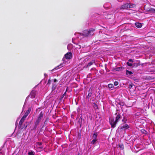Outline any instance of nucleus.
<instances>
[{
    "label": "nucleus",
    "mask_w": 155,
    "mask_h": 155,
    "mask_svg": "<svg viewBox=\"0 0 155 155\" xmlns=\"http://www.w3.org/2000/svg\"><path fill=\"white\" fill-rule=\"evenodd\" d=\"M28 155H35V153L33 151H31L30 152H28Z\"/></svg>",
    "instance_id": "23"
},
{
    "label": "nucleus",
    "mask_w": 155,
    "mask_h": 155,
    "mask_svg": "<svg viewBox=\"0 0 155 155\" xmlns=\"http://www.w3.org/2000/svg\"><path fill=\"white\" fill-rule=\"evenodd\" d=\"M82 118L81 117H80L78 119V123L80 125V127H81V124L82 122Z\"/></svg>",
    "instance_id": "12"
},
{
    "label": "nucleus",
    "mask_w": 155,
    "mask_h": 155,
    "mask_svg": "<svg viewBox=\"0 0 155 155\" xmlns=\"http://www.w3.org/2000/svg\"><path fill=\"white\" fill-rule=\"evenodd\" d=\"M135 26L137 28H140L142 26L141 24L139 22L135 23Z\"/></svg>",
    "instance_id": "11"
},
{
    "label": "nucleus",
    "mask_w": 155,
    "mask_h": 155,
    "mask_svg": "<svg viewBox=\"0 0 155 155\" xmlns=\"http://www.w3.org/2000/svg\"><path fill=\"white\" fill-rule=\"evenodd\" d=\"M149 12H151L155 13V9L153 8H151L148 10Z\"/></svg>",
    "instance_id": "19"
},
{
    "label": "nucleus",
    "mask_w": 155,
    "mask_h": 155,
    "mask_svg": "<svg viewBox=\"0 0 155 155\" xmlns=\"http://www.w3.org/2000/svg\"><path fill=\"white\" fill-rule=\"evenodd\" d=\"M116 114L117 115V116L115 118V121H114L113 118L109 119L110 124L111 125V127L113 128H114L116 127V125L118 122L119 120L121 117V115L120 113H116Z\"/></svg>",
    "instance_id": "1"
},
{
    "label": "nucleus",
    "mask_w": 155,
    "mask_h": 155,
    "mask_svg": "<svg viewBox=\"0 0 155 155\" xmlns=\"http://www.w3.org/2000/svg\"><path fill=\"white\" fill-rule=\"evenodd\" d=\"M136 6V5L134 4L129 3H126L122 5L120 8V9H128L130 8H133Z\"/></svg>",
    "instance_id": "4"
},
{
    "label": "nucleus",
    "mask_w": 155,
    "mask_h": 155,
    "mask_svg": "<svg viewBox=\"0 0 155 155\" xmlns=\"http://www.w3.org/2000/svg\"><path fill=\"white\" fill-rule=\"evenodd\" d=\"M93 91V88L90 87L88 90V94L87 96H86L87 98L89 99L92 95V93Z\"/></svg>",
    "instance_id": "9"
},
{
    "label": "nucleus",
    "mask_w": 155,
    "mask_h": 155,
    "mask_svg": "<svg viewBox=\"0 0 155 155\" xmlns=\"http://www.w3.org/2000/svg\"><path fill=\"white\" fill-rule=\"evenodd\" d=\"M37 144L38 146H41L42 144V143L41 142H37Z\"/></svg>",
    "instance_id": "31"
},
{
    "label": "nucleus",
    "mask_w": 155,
    "mask_h": 155,
    "mask_svg": "<svg viewBox=\"0 0 155 155\" xmlns=\"http://www.w3.org/2000/svg\"><path fill=\"white\" fill-rule=\"evenodd\" d=\"M97 141V140L96 139H94L91 142V143L92 144H94L96 143V142Z\"/></svg>",
    "instance_id": "21"
},
{
    "label": "nucleus",
    "mask_w": 155,
    "mask_h": 155,
    "mask_svg": "<svg viewBox=\"0 0 155 155\" xmlns=\"http://www.w3.org/2000/svg\"><path fill=\"white\" fill-rule=\"evenodd\" d=\"M119 146L120 148H122V147H123V145H121L120 144L119 145Z\"/></svg>",
    "instance_id": "37"
},
{
    "label": "nucleus",
    "mask_w": 155,
    "mask_h": 155,
    "mask_svg": "<svg viewBox=\"0 0 155 155\" xmlns=\"http://www.w3.org/2000/svg\"><path fill=\"white\" fill-rule=\"evenodd\" d=\"M133 85L132 84H130L129 85L128 87L129 89H131L133 87Z\"/></svg>",
    "instance_id": "32"
},
{
    "label": "nucleus",
    "mask_w": 155,
    "mask_h": 155,
    "mask_svg": "<svg viewBox=\"0 0 155 155\" xmlns=\"http://www.w3.org/2000/svg\"><path fill=\"white\" fill-rule=\"evenodd\" d=\"M127 121V119L125 117H124L123 119L122 120V121L123 122L126 123V121Z\"/></svg>",
    "instance_id": "26"
},
{
    "label": "nucleus",
    "mask_w": 155,
    "mask_h": 155,
    "mask_svg": "<svg viewBox=\"0 0 155 155\" xmlns=\"http://www.w3.org/2000/svg\"><path fill=\"white\" fill-rule=\"evenodd\" d=\"M127 64L130 67H132V66H133V64L132 63H129V62H127Z\"/></svg>",
    "instance_id": "27"
},
{
    "label": "nucleus",
    "mask_w": 155,
    "mask_h": 155,
    "mask_svg": "<svg viewBox=\"0 0 155 155\" xmlns=\"http://www.w3.org/2000/svg\"><path fill=\"white\" fill-rule=\"evenodd\" d=\"M44 115V113L42 111L40 112V114L37 117L36 121L34 122V128L36 129L38 125L39 124L40 122L41 121L42 118Z\"/></svg>",
    "instance_id": "3"
},
{
    "label": "nucleus",
    "mask_w": 155,
    "mask_h": 155,
    "mask_svg": "<svg viewBox=\"0 0 155 155\" xmlns=\"http://www.w3.org/2000/svg\"><path fill=\"white\" fill-rule=\"evenodd\" d=\"M124 69V68L122 67H117L115 68V70L117 71H120Z\"/></svg>",
    "instance_id": "13"
},
{
    "label": "nucleus",
    "mask_w": 155,
    "mask_h": 155,
    "mask_svg": "<svg viewBox=\"0 0 155 155\" xmlns=\"http://www.w3.org/2000/svg\"><path fill=\"white\" fill-rule=\"evenodd\" d=\"M146 5H145L144 7V9H146L147 10V9H146Z\"/></svg>",
    "instance_id": "39"
},
{
    "label": "nucleus",
    "mask_w": 155,
    "mask_h": 155,
    "mask_svg": "<svg viewBox=\"0 0 155 155\" xmlns=\"http://www.w3.org/2000/svg\"><path fill=\"white\" fill-rule=\"evenodd\" d=\"M64 97V96L63 94L61 97L60 98V100H62L63 98Z\"/></svg>",
    "instance_id": "35"
},
{
    "label": "nucleus",
    "mask_w": 155,
    "mask_h": 155,
    "mask_svg": "<svg viewBox=\"0 0 155 155\" xmlns=\"http://www.w3.org/2000/svg\"><path fill=\"white\" fill-rule=\"evenodd\" d=\"M139 64L137 63H134L133 64V66H132V68L133 67H137L138 66Z\"/></svg>",
    "instance_id": "22"
},
{
    "label": "nucleus",
    "mask_w": 155,
    "mask_h": 155,
    "mask_svg": "<svg viewBox=\"0 0 155 155\" xmlns=\"http://www.w3.org/2000/svg\"><path fill=\"white\" fill-rule=\"evenodd\" d=\"M61 66V65H60L58 66L57 67H56L55 68H54L53 69L51 70V71H54V70H57V69H58L59 68V66Z\"/></svg>",
    "instance_id": "25"
},
{
    "label": "nucleus",
    "mask_w": 155,
    "mask_h": 155,
    "mask_svg": "<svg viewBox=\"0 0 155 155\" xmlns=\"http://www.w3.org/2000/svg\"><path fill=\"white\" fill-rule=\"evenodd\" d=\"M51 82V78H50V79L48 80V82L47 84H50Z\"/></svg>",
    "instance_id": "28"
},
{
    "label": "nucleus",
    "mask_w": 155,
    "mask_h": 155,
    "mask_svg": "<svg viewBox=\"0 0 155 155\" xmlns=\"http://www.w3.org/2000/svg\"><path fill=\"white\" fill-rule=\"evenodd\" d=\"M130 128L129 125L126 123L121 124L119 127L120 129L122 131H125Z\"/></svg>",
    "instance_id": "6"
},
{
    "label": "nucleus",
    "mask_w": 155,
    "mask_h": 155,
    "mask_svg": "<svg viewBox=\"0 0 155 155\" xmlns=\"http://www.w3.org/2000/svg\"><path fill=\"white\" fill-rule=\"evenodd\" d=\"M108 87L110 88L111 90H113L114 88V86L112 84H108Z\"/></svg>",
    "instance_id": "16"
},
{
    "label": "nucleus",
    "mask_w": 155,
    "mask_h": 155,
    "mask_svg": "<svg viewBox=\"0 0 155 155\" xmlns=\"http://www.w3.org/2000/svg\"><path fill=\"white\" fill-rule=\"evenodd\" d=\"M36 95V92L34 90H32L31 92L28 97H30L31 98H34L35 97Z\"/></svg>",
    "instance_id": "10"
},
{
    "label": "nucleus",
    "mask_w": 155,
    "mask_h": 155,
    "mask_svg": "<svg viewBox=\"0 0 155 155\" xmlns=\"http://www.w3.org/2000/svg\"><path fill=\"white\" fill-rule=\"evenodd\" d=\"M133 74V73L131 71L128 70H127L126 71V74L127 75H130Z\"/></svg>",
    "instance_id": "15"
},
{
    "label": "nucleus",
    "mask_w": 155,
    "mask_h": 155,
    "mask_svg": "<svg viewBox=\"0 0 155 155\" xmlns=\"http://www.w3.org/2000/svg\"><path fill=\"white\" fill-rule=\"evenodd\" d=\"M94 31L95 29L93 28H91L89 30H85L81 34V35L86 37H88L94 35Z\"/></svg>",
    "instance_id": "2"
},
{
    "label": "nucleus",
    "mask_w": 155,
    "mask_h": 155,
    "mask_svg": "<svg viewBox=\"0 0 155 155\" xmlns=\"http://www.w3.org/2000/svg\"><path fill=\"white\" fill-rule=\"evenodd\" d=\"M64 57L67 59H71L72 58V54L71 52H68L64 55Z\"/></svg>",
    "instance_id": "8"
},
{
    "label": "nucleus",
    "mask_w": 155,
    "mask_h": 155,
    "mask_svg": "<svg viewBox=\"0 0 155 155\" xmlns=\"http://www.w3.org/2000/svg\"><path fill=\"white\" fill-rule=\"evenodd\" d=\"M48 121V118H47L46 120H45V123L47 121Z\"/></svg>",
    "instance_id": "36"
},
{
    "label": "nucleus",
    "mask_w": 155,
    "mask_h": 155,
    "mask_svg": "<svg viewBox=\"0 0 155 155\" xmlns=\"http://www.w3.org/2000/svg\"><path fill=\"white\" fill-rule=\"evenodd\" d=\"M67 91V89L66 91L63 94V95L64 96H65V97H64V98L65 99L66 97V92Z\"/></svg>",
    "instance_id": "30"
},
{
    "label": "nucleus",
    "mask_w": 155,
    "mask_h": 155,
    "mask_svg": "<svg viewBox=\"0 0 155 155\" xmlns=\"http://www.w3.org/2000/svg\"><path fill=\"white\" fill-rule=\"evenodd\" d=\"M31 110V108L29 107L28 108V110L26 111L24 115L21 118V121H23V120H25L27 117L28 115L30 113V112Z\"/></svg>",
    "instance_id": "7"
},
{
    "label": "nucleus",
    "mask_w": 155,
    "mask_h": 155,
    "mask_svg": "<svg viewBox=\"0 0 155 155\" xmlns=\"http://www.w3.org/2000/svg\"><path fill=\"white\" fill-rule=\"evenodd\" d=\"M124 103L123 102H120V104L122 106H123L124 105Z\"/></svg>",
    "instance_id": "34"
},
{
    "label": "nucleus",
    "mask_w": 155,
    "mask_h": 155,
    "mask_svg": "<svg viewBox=\"0 0 155 155\" xmlns=\"http://www.w3.org/2000/svg\"><path fill=\"white\" fill-rule=\"evenodd\" d=\"M141 133L143 134H147V131L144 129H142L140 130Z\"/></svg>",
    "instance_id": "18"
},
{
    "label": "nucleus",
    "mask_w": 155,
    "mask_h": 155,
    "mask_svg": "<svg viewBox=\"0 0 155 155\" xmlns=\"http://www.w3.org/2000/svg\"><path fill=\"white\" fill-rule=\"evenodd\" d=\"M97 133L95 132V133H94V134H93V137L94 138V139H96V138H97Z\"/></svg>",
    "instance_id": "24"
},
{
    "label": "nucleus",
    "mask_w": 155,
    "mask_h": 155,
    "mask_svg": "<svg viewBox=\"0 0 155 155\" xmlns=\"http://www.w3.org/2000/svg\"><path fill=\"white\" fill-rule=\"evenodd\" d=\"M25 120H23V121H21V119L20 120L18 124V128L21 129H26L28 126V125L29 124V122H26L23 126L22 124Z\"/></svg>",
    "instance_id": "5"
},
{
    "label": "nucleus",
    "mask_w": 155,
    "mask_h": 155,
    "mask_svg": "<svg viewBox=\"0 0 155 155\" xmlns=\"http://www.w3.org/2000/svg\"><path fill=\"white\" fill-rule=\"evenodd\" d=\"M57 85L53 83L52 86V91L54 90L56 88Z\"/></svg>",
    "instance_id": "14"
},
{
    "label": "nucleus",
    "mask_w": 155,
    "mask_h": 155,
    "mask_svg": "<svg viewBox=\"0 0 155 155\" xmlns=\"http://www.w3.org/2000/svg\"><path fill=\"white\" fill-rule=\"evenodd\" d=\"M118 84V82L117 81H115L114 83V85L117 86Z\"/></svg>",
    "instance_id": "29"
},
{
    "label": "nucleus",
    "mask_w": 155,
    "mask_h": 155,
    "mask_svg": "<svg viewBox=\"0 0 155 155\" xmlns=\"http://www.w3.org/2000/svg\"><path fill=\"white\" fill-rule=\"evenodd\" d=\"M128 61L129 62H131L132 63H133L134 62L133 61L132 59H131L128 60Z\"/></svg>",
    "instance_id": "33"
},
{
    "label": "nucleus",
    "mask_w": 155,
    "mask_h": 155,
    "mask_svg": "<svg viewBox=\"0 0 155 155\" xmlns=\"http://www.w3.org/2000/svg\"><path fill=\"white\" fill-rule=\"evenodd\" d=\"M93 107L94 108L96 109H97L98 108V106L97 104L95 103H94L93 104Z\"/></svg>",
    "instance_id": "20"
},
{
    "label": "nucleus",
    "mask_w": 155,
    "mask_h": 155,
    "mask_svg": "<svg viewBox=\"0 0 155 155\" xmlns=\"http://www.w3.org/2000/svg\"><path fill=\"white\" fill-rule=\"evenodd\" d=\"M80 155V153H78V155Z\"/></svg>",
    "instance_id": "40"
},
{
    "label": "nucleus",
    "mask_w": 155,
    "mask_h": 155,
    "mask_svg": "<svg viewBox=\"0 0 155 155\" xmlns=\"http://www.w3.org/2000/svg\"><path fill=\"white\" fill-rule=\"evenodd\" d=\"M57 81V80L56 79H54V82H55L56 81Z\"/></svg>",
    "instance_id": "38"
},
{
    "label": "nucleus",
    "mask_w": 155,
    "mask_h": 155,
    "mask_svg": "<svg viewBox=\"0 0 155 155\" xmlns=\"http://www.w3.org/2000/svg\"><path fill=\"white\" fill-rule=\"evenodd\" d=\"M94 62V60L92 61H91L87 65V67H89V66H91V65L93 64Z\"/></svg>",
    "instance_id": "17"
}]
</instances>
